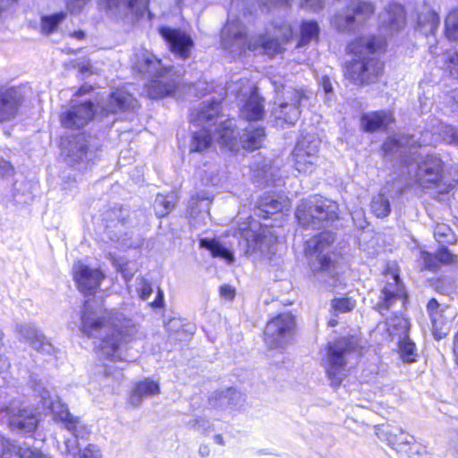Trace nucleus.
I'll use <instances>...</instances> for the list:
<instances>
[{"mask_svg": "<svg viewBox=\"0 0 458 458\" xmlns=\"http://www.w3.org/2000/svg\"><path fill=\"white\" fill-rule=\"evenodd\" d=\"M81 333L96 338L98 352L113 361H127V344L135 340L138 329L130 318L113 310H98L89 301L84 303L79 327Z\"/></svg>", "mask_w": 458, "mask_h": 458, "instance_id": "obj_1", "label": "nucleus"}, {"mask_svg": "<svg viewBox=\"0 0 458 458\" xmlns=\"http://www.w3.org/2000/svg\"><path fill=\"white\" fill-rule=\"evenodd\" d=\"M190 122L200 126L199 131H193L191 151L202 152L208 148L212 142L211 127L216 125L213 131L218 144L233 149L237 142V132L234 123L231 119H224L221 105L218 101L203 102L190 115Z\"/></svg>", "mask_w": 458, "mask_h": 458, "instance_id": "obj_2", "label": "nucleus"}, {"mask_svg": "<svg viewBox=\"0 0 458 458\" xmlns=\"http://www.w3.org/2000/svg\"><path fill=\"white\" fill-rule=\"evenodd\" d=\"M276 38L269 35H259L247 39L245 26L238 18H229L221 32L223 47L233 55H241L246 49L274 56L282 51L283 45L289 41L293 36L291 26L283 22L275 25Z\"/></svg>", "mask_w": 458, "mask_h": 458, "instance_id": "obj_3", "label": "nucleus"}, {"mask_svg": "<svg viewBox=\"0 0 458 458\" xmlns=\"http://www.w3.org/2000/svg\"><path fill=\"white\" fill-rule=\"evenodd\" d=\"M420 144L413 136L389 137L383 144L386 154H398L403 156V162L407 165L408 174L415 178L416 182L422 188L438 186L442 179V161L437 157L427 156L421 162L413 163L414 158L407 157V153L416 155V148Z\"/></svg>", "mask_w": 458, "mask_h": 458, "instance_id": "obj_4", "label": "nucleus"}, {"mask_svg": "<svg viewBox=\"0 0 458 458\" xmlns=\"http://www.w3.org/2000/svg\"><path fill=\"white\" fill-rule=\"evenodd\" d=\"M131 61L138 72L152 77L145 87L146 94L150 98L170 96L181 81L182 73L179 70L164 64L146 48H136Z\"/></svg>", "mask_w": 458, "mask_h": 458, "instance_id": "obj_5", "label": "nucleus"}, {"mask_svg": "<svg viewBox=\"0 0 458 458\" xmlns=\"http://www.w3.org/2000/svg\"><path fill=\"white\" fill-rule=\"evenodd\" d=\"M385 39L362 37L351 42L347 48L357 58L346 63L344 77L356 85L376 82L383 71V64L374 56H369L384 48Z\"/></svg>", "mask_w": 458, "mask_h": 458, "instance_id": "obj_6", "label": "nucleus"}, {"mask_svg": "<svg viewBox=\"0 0 458 458\" xmlns=\"http://www.w3.org/2000/svg\"><path fill=\"white\" fill-rule=\"evenodd\" d=\"M276 97L272 115L277 126L294 125L299 120L302 107L309 100L304 89L277 86L275 83Z\"/></svg>", "mask_w": 458, "mask_h": 458, "instance_id": "obj_7", "label": "nucleus"}, {"mask_svg": "<svg viewBox=\"0 0 458 458\" xmlns=\"http://www.w3.org/2000/svg\"><path fill=\"white\" fill-rule=\"evenodd\" d=\"M357 347V339L353 336L340 338L328 344L323 366L333 386H339L347 376V363Z\"/></svg>", "mask_w": 458, "mask_h": 458, "instance_id": "obj_8", "label": "nucleus"}, {"mask_svg": "<svg viewBox=\"0 0 458 458\" xmlns=\"http://www.w3.org/2000/svg\"><path fill=\"white\" fill-rule=\"evenodd\" d=\"M338 205L324 198H313L301 202L296 210L299 225L305 228L319 229L337 218Z\"/></svg>", "mask_w": 458, "mask_h": 458, "instance_id": "obj_9", "label": "nucleus"}, {"mask_svg": "<svg viewBox=\"0 0 458 458\" xmlns=\"http://www.w3.org/2000/svg\"><path fill=\"white\" fill-rule=\"evenodd\" d=\"M35 393L40 398L43 410L51 412L53 418L61 421L75 438H84L89 434V427L81 418L73 416L57 395L52 394L49 390L40 385L35 388Z\"/></svg>", "mask_w": 458, "mask_h": 458, "instance_id": "obj_10", "label": "nucleus"}, {"mask_svg": "<svg viewBox=\"0 0 458 458\" xmlns=\"http://www.w3.org/2000/svg\"><path fill=\"white\" fill-rule=\"evenodd\" d=\"M0 415L12 430L33 432L38 426L37 412L20 397L0 401Z\"/></svg>", "mask_w": 458, "mask_h": 458, "instance_id": "obj_11", "label": "nucleus"}, {"mask_svg": "<svg viewBox=\"0 0 458 458\" xmlns=\"http://www.w3.org/2000/svg\"><path fill=\"white\" fill-rule=\"evenodd\" d=\"M242 236L249 255L268 256L275 250L276 236L267 225H252Z\"/></svg>", "mask_w": 458, "mask_h": 458, "instance_id": "obj_12", "label": "nucleus"}, {"mask_svg": "<svg viewBox=\"0 0 458 458\" xmlns=\"http://www.w3.org/2000/svg\"><path fill=\"white\" fill-rule=\"evenodd\" d=\"M375 12V7L370 2L356 0L348 6V13L337 14L332 21V25L342 32L356 30L362 25Z\"/></svg>", "mask_w": 458, "mask_h": 458, "instance_id": "obj_13", "label": "nucleus"}, {"mask_svg": "<svg viewBox=\"0 0 458 458\" xmlns=\"http://www.w3.org/2000/svg\"><path fill=\"white\" fill-rule=\"evenodd\" d=\"M319 144L314 135H305L299 140L293 151V166L299 173L310 174L316 169Z\"/></svg>", "mask_w": 458, "mask_h": 458, "instance_id": "obj_14", "label": "nucleus"}, {"mask_svg": "<svg viewBox=\"0 0 458 458\" xmlns=\"http://www.w3.org/2000/svg\"><path fill=\"white\" fill-rule=\"evenodd\" d=\"M334 242L335 235L331 232H323L307 242L305 253L314 272L329 267L331 258L328 251Z\"/></svg>", "mask_w": 458, "mask_h": 458, "instance_id": "obj_15", "label": "nucleus"}, {"mask_svg": "<svg viewBox=\"0 0 458 458\" xmlns=\"http://www.w3.org/2000/svg\"><path fill=\"white\" fill-rule=\"evenodd\" d=\"M294 327L293 317L283 313L272 318L264 331L265 343L270 349L284 348L289 343Z\"/></svg>", "mask_w": 458, "mask_h": 458, "instance_id": "obj_16", "label": "nucleus"}, {"mask_svg": "<svg viewBox=\"0 0 458 458\" xmlns=\"http://www.w3.org/2000/svg\"><path fill=\"white\" fill-rule=\"evenodd\" d=\"M90 137L78 133L63 137L61 140V155L69 165H75L89 160L92 156Z\"/></svg>", "mask_w": 458, "mask_h": 458, "instance_id": "obj_17", "label": "nucleus"}, {"mask_svg": "<svg viewBox=\"0 0 458 458\" xmlns=\"http://www.w3.org/2000/svg\"><path fill=\"white\" fill-rule=\"evenodd\" d=\"M94 106L90 101L76 104L74 100L70 105L63 106L60 113V123L66 129H81L94 117Z\"/></svg>", "mask_w": 458, "mask_h": 458, "instance_id": "obj_18", "label": "nucleus"}, {"mask_svg": "<svg viewBox=\"0 0 458 458\" xmlns=\"http://www.w3.org/2000/svg\"><path fill=\"white\" fill-rule=\"evenodd\" d=\"M159 32L176 57L186 60L191 56L194 42L188 33L170 27H161Z\"/></svg>", "mask_w": 458, "mask_h": 458, "instance_id": "obj_19", "label": "nucleus"}, {"mask_svg": "<svg viewBox=\"0 0 458 458\" xmlns=\"http://www.w3.org/2000/svg\"><path fill=\"white\" fill-rule=\"evenodd\" d=\"M149 0H103L106 12L115 19L134 18L144 14Z\"/></svg>", "mask_w": 458, "mask_h": 458, "instance_id": "obj_20", "label": "nucleus"}, {"mask_svg": "<svg viewBox=\"0 0 458 458\" xmlns=\"http://www.w3.org/2000/svg\"><path fill=\"white\" fill-rule=\"evenodd\" d=\"M377 437L400 453H411L415 445L414 437L403 429L392 426H380L376 428Z\"/></svg>", "mask_w": 458, "mask_h": 458, "instance_id": "obj_21", "label": "nucleus"}, {"mask_svg": "<svg viewBox=\"0 0 458 458\" xmlns=\"http://www.w3.org/2000/svg\"><path fill=\"white\" fill-rule=\"evenodd\" d=\"M72 271L78 289L85 295L94 294L104 279V275L99 269L91 268L81 261L73 265Z\"/></svg>", "mask_w": 458, "mask_h": 458, "instance_id": "obj_22", "label": "nucleus"}, {"mask_svg": "<svg viewBox=\"0 0 458 458\" xmlns=\"http://www.w3.org/2000/svg\"><path fill=\"white\" fill-rule=\"evenodd\" d=\"M379 30L384 36H391L404 28L405 12L399 4H389L379 14Z\"/></svg>", "mask_w": 458, "mask_h": 458, "instance_id": "obj_23", "label": "nucleus"}, {"mask_svg": "<svg viewBox=\"0 0 458 458\" xmlns=\"http://www.w3.org/2000/svg\"><path fill=\"white\" fill-rule=\"evenodd\" d=\"M386 284L381 291V301L377 304L376 309L383 313L388 310L394 302L401 299L404 293L403 286L400 282L399 275L394 270H388L386 274Z\"/></svg>", "mask_w": 458, "mask_h": 458, "instance_id": "obj_24", "label": "nucleus"}, {"mask_svg": "<svg viewBox=\"0 0 458 458\" xmlns=\"http://www.w3.org/2000/svg\"><path fill=\"white\" fill-rule=\"evenodd\" d=\"M390 327H399L402 334L404 335L403 338L399 342L401 359L406 363L415 362L418 354L415 344L407 336L409 329L408 320L403 318H396L390 323Z\"/></svg>", "mask_w": 458, "mask_h": 458, "instance_id": "obj_25", "label": "nucleus"}, {"mask_svg": "<svg viewBox=\"0 0 458 458\" xmlns=\"http://www.w3.org/2000/svg\"><path fill=\"white\" fill-rule=\"evenodd\" d=\"M136 106L135 98L123 89H117L108 96L102 103V110L106 114H115L118 111L132 109Z\"/></svg>", "mask_w": 458, "mask_h": 458, "instance_id": "obj_26", "label": "nucleus"}, {"mask_svg": "<svg viewBox=\"0 0 458 458\" xmlns=\"http://www.w3.org/2000/svg\"><path fill=\"white\" fill-rule=\"evenodd\" d=\"M21 94L17 89H7L0 92V122L13 118L21 102Z\"/></svg>", "mask_w": 458, "mask_h": 458, "instance_id": "obj_27", "label": "nucleus"}, {"mask_svg": "<svg viewBox=\"0 0 458 458\" xmlns=\"http://www.w3.org/2000/svg\"><path fill=\"white\" fill-rule=\"evenodd\" d=\"M394 121L390 112L377 111L363 114L360 118V126L367 132L387 127Z\"/></svg>", "mask_w": 458, "mask_h": 458, "instance_id": "obj_28", "label": "nucleus"}, {"mask_svg": "<svg viewBox=\"0 0 458 458\" xmlns=\"http://www.w3.org/2000/svg\"><path fill=\"white\" fill-rule=\"evenodd\" d=\"M159 393L160 389L158 383L147 378L135 385L131 393L129 403L133 407H138L141 404L144 398L157 395Z\"/></svg>", "mask_w": 458, "mask_h": 458, "instance_id": "obj_29", "label": "nucleus"}, {"mask_svg": "<svg viewBox=\"0 0 458 458\" xmlns=\"http://www.w3.org/2000/svg\"><path fill=\"white\" fill-rule=\"evenodd\" d=\"M427 310L429 314L433 335L436 339L440 340L446 335L445 318L443 316V309L436 299H431L428 302Z\"/></svg>", "mask_w": 458, "mask_h": 458, "instance_id": "obj_30", "label": "nucleus"}, {"mask_svg": "<svg viewBox=\"0 0 458 458\" xmlns=\"http://www.w3.org/2000/svg\"><path fill=\"white\" fill-rule=\"evenodd\" d=\"M263 102L257 91L253 90L241 108V116L248 121L261 119L265 114Z\"/></svg>", "mask_w": 458, "mask_h": 458, "instance_id": "obj_31", "label": "nucleus"}, {"mask_svg": "<svg viewBox=\"0 0 458 458\" xmlns=\"http://www.w3.org/2000/svg\"><path fill=\"white\" fill-rule=\"evenodd\" d=\"M420 259L424 262L425 268L435 269L440 264H455L457 256L451 253L446 248L439 249L435 255L427 251H420Z\"/></svg>", "mask_w": 458, "mask_h": 458, "instance_id": "obj_32", "label": "nucleus"}, {"mask_svg": "<svg viewBox=\"0 0 458 458\" xmlns=\"http://www.w3.org/2000/svg\"><path fill=\"white\" fill-rule=\"evenodd\" d=\"M266 139L265 129L249 125L240 138L242 146L245 149L254 150L261 148Z\"/></svg>", "mask_w": 458, "mask_h": 458, "instance_id": "obj_33", "label": "nucleus"}, {"mask_svg": "<svg viewBox=\"0 0 458 458\" xmlns=\"http://www.w3.org/2000/svg\"><path fill=\"white\" fill-rule=\"evenodd\" d=\"M285 202L286 200L283 197H278L275 194L265 195L259 202L258 209L260 212L259 216L265 217L269 214L282 211L285 207Z\"/></svg>", "mask_w": 458, "mask_h": 458, "instance_id": "obj_34", "label": "nucleus"}, {"mask_svg": "<svg viewBox=\"0 0 458 458\" xmlns=\"http://www.w3.org/2000/svg\"><path fill=\"white\" fill-rule=\"evenodd\" d=\"M440 18L433 10L422 12L418 16V25L420 30L425 34H433L438 28Z\"/></svg>", "mask_w": 458, "mask_h": 458, "instance_id": "obj_35", "label": "nucleus"}, {"mask_svg": "<svg viewBox=\"0 0 458 458\" xmlns=\"http://www.w3.org/2000/svg\"><path fill=\"white\" fill-rule=\"evenodd\" d=\"M200 246L210 250L213 257H220L228 263L234 260L233 253L214 239L200 240Z\"/></svg>", "mask_w": 458, "mask_h": 458, "instance_id": "obj_36", "label": "nucleus"}, {"mask_svg": "<svg viewBox=\"0 0 458 458\" xmlns=\"http://www.w3.org/2000/svg\"><path fill=\"white\" fill-rule=\"evenodd\" d=\"M176 196L174 193L168 195H157L154 202V208L157 216H165L174 208Z\"/></svg>", "mask_w": 458, "mask_h": 458, "instance_id": "obj_37", "label": "nucleus"}, {"mask_svg": "<svg viewBox=\"0 0 458 458\" xmlns=\"http://www.w3.org/2000/svg\"><path fill=\"white\" fill-rule=\"evenodd\" d=\"M227 94L234 95L236 98H242L250 95L254 89L253 85L247 79H239L238 81H231L226 84Z\"/></svg>", "mask_w": 458, "mask_h": 458, "instance_id": "obj_38", "label": "nucleus"}, {"mask_svg": "<svg viewBox=\"0 0 458 458\" xmlns=\"http://www.w3.org/2000/svg\"><path fill=\"white\" fill-rule=\"evenodd\" d=\"M370 210L378 218L387 216L391 212L389 199L384 194H377L371 199Z\"/></svg>", "mask_w": 458, "mask_h": 458, "instance_id": "obj_39", "label": "nucleus"}, {"mask_svg": "<svg viewBox=\"0 0 458 458\" xmlns=\"http://www.w3.org/2000/svg\"><path fill=\"white\" fill-rule=\"evenodd\" d=\"M356 306V301L351 296H342L334 298L331 301L330 307L334 315L352 311Z\"/></svg>", "mask_w": 458, "mask_h": 458, "instance_id": "obj_40", "label": "nucleus"}, {"mask_svg": "<svg viewBox=\"0 0 458 458\" xmlns=\"http://www.w3.org/2000/svg\"><path fill=\"white\" fill-rule=\"evenodd\" d=\"M319 28L315 21H305L301 25V39L299 46H304L312 40H317L318 38Z\"/></svg>", "mask_w": 458, "mask_h": 458, "instance_id": "obj_41", "label": "nucleus"}, {"mask_svg": "<svg viewBox=\"0 0 458 458\" xmlns=\"http://www.w3.org/2000/svg\"><path fill=\"white\" fill-rule=\"evenodd\" d=\"M445 35L449 40H458V9L450 12L445 19Z\"/></svg>", "mask_w": 458, "mask_h": 458, "instance_id": "obj_42", "label": "nucleus"}, {"mask_svg": "<svg viewBox=\"0 0 458 458\" xmlns=\"http://www.w3.org/2000/svg\"><path fill=\"white\" fill-rule=\"evenodd\" d=\"M29 343L37 352L48 355H51L55 352V347L40 332L37 335V337H34Z\"/></svg>", "mask_w": 458, "mask_h": 458, "instance_id": "obj_43", "label": "nucleus"}, {"mask_svg": "<svg viewBox=\"0 0 458 458\" xmlns=\"http://www.w3.org/2000/svg\"><path fill=\"white\" fill-rule=\"evenodd\" d=\"M64 13H55L51 16L42 18L41 27L42 30L46 33L53 32L58 24L65 18Z\"/></svg>", "mask_w": 458, "mask_h": 458, "instance_id": "obj_44", "label": "nucleus"}, {"mask_svg": "<svg viewBox=\"0 0 458 458\" xmlns=\"http://www.w3.org/2000/svg\"><path fill=\"white\" fill-rule=\"evenodd\" d=\"M15 331L24 338L27 342H30L34 337H37V335L39 331L30 323H20L15 327Z\"/></svg>", "mask_w": 458, "mask_h": 458, "instance_id": "obj_45", "label": "nucleus"}, {"mask_svg": "<svg viewBox=\"0 0 458 458\" xmlns=\"http://www.w3.org/2000/svg\"><path fill=\"white\" fill-rule=\"evenodd\" d=\"M77 439L78 438L73 437L72 438L65 440L64 448L62 451L64 458H79L81 450L79 449Z\"/></svg>", "mask_w": 458, "mask_h": 458, "instance_id": "obj_46", "label": "nucleus"}, {"mask_svg": "<svg viewBox=\"0 0 458 458\" xmlns=\"http://www.w3.org/2000/svg\"><path fill=\"white\" fill-rule=\"evenodd\" d=\"M436 240L440 243H451V229L445 224L437 225L434 231Z\"/></svg>", "mask_w": 458, "mask_h": 458, "instance_id": "obj_47", "label": "nucleus"}, {"mask_svg": "<svg viewBox=\"0 0 458 458\" xmlns=\"http://www.w3.org/2000/svg\"><path fill=\"white\" fill-rule=\"evenodd\" d=\"M192 428L200 433L213 431V424L205 418H197L192 421Z\"/></svg>", "mask_w": 458, "mask_h": 458, "instance_id": "obj_48", "label": "nucleus"}, {"mask_svg": "<svg viewBox=\"0 0 458 458\" xmlns=\"http://www.w3.org/2000/svg\"><path fill=\"white\" fill-rule=\"evenodd\" d=\"M446 69L454 77H458V51L455 53H449L445 61Z\"/></svg>", "mask_w": 458, "mask_h": 458, "instance_id": "obj_49", "label": "nucleus"}, {"mask_svg": "<svg viewBox=\"0 0 458 458\" xmlns=\"http://www.w3.org/2000/svg\"><path fill=\"white\" fill-rule=\"evenodd\" d=\"M137 291L142 300H148L153 292L150 283L144 278L140 279Z\"/></svg>", "mask_w": 458, "mask_h": 458, "instance_id": "obj_50", "label": "nucleus"}, {"mask_svg": "<svg viewBox=\"0 0 458 458\" xmlns=\"http://www.w3.org/2000/svg\"><path fill=\"white\" fill-rule=\"evenodd\" d=\"M117 268L127 281L132 278L136 271L135 265L131 262L118 263Z\"/></svg>", "mask_w": 458, "mask_h": 458, "instance_id": "obj_51", "label": "nucleus"}, {"mask_svg": "<svg viewBox=\"0 0 458 458\" xmlns=\"http://www.w3.org/2000/svg\"><path fill=\"white\" fill-rule=\"evenodd\" d=\"M101 451L96 445L89 444L82 451H81L79 458H100Z\"/></svg>", "mask_w": 458, "mask_h": 458, "instance_id": "obj_52", "label": "nucleus"}, {"mask_svg": "<svg viewBox=\"0 0 458 458\" xmlns=\"http://www.w3.org/2000/svg\"><path fill=\"white\" fill-rule=\"evenodd\" d=\"M205 175L202 177V181L206 183L216 184L219 181L217 169L216 167H209L208 172L205 171Z\"/></svg>", "mask_w": 458, "mask_h": 458, "instance_id": "obj_53", "label": "nucleus"}, {"mask_svg": "<svg viewBox=\"0 0 458 458\" xmlns=\"http://www.w3.org/2000/svg\"><path fill=\"white\" fill-rule=\"evenodd\" d=\"M260 5H263L267 8H271L273 6H281L286 5L290 6L292 4L293 0H259Z\"/></svg>", "mask_w": 458, "mask_h": 458, "instance_id": "obj_54", "label": "nucleus"}, {"mask_svg": "<svg viewBox=\"0 0 458 458\" xmlns=\"http://www.w3.org/2000/svg\"><path fill=\"white\" fill-rule=\"evenodd\" d=\"M301 7H309L313 11L319 10L324 5V0H301Z\"/></svg>", "mask_w": 458, "mask_h": 458, "instance_id": "obj_55", "label": "nucleus"}, {"mask_svg": "<svg viewBox=\"0 0 458 458\" xmlns=\"http://www.w3.org/2000/svg\"><path fill=\"white\" fill-rule=\"evenodd\" d=\"M21 458H51L37 449H26L22 452Z\"/></svg>", "mask_w": 458, "mask_h": 458, "instance_id": "obj_56", "label": "nucleus"}, {"mask_svg": "<svg viewBox=\"0 0 458 458\" xmlns=\"http://www.w3.org/2000/svg\"><path fill=\"white\" fill-rule=\"evenodd\" d=\"M220 295L226 300H233L235 296V289L228 284L220 287Z\"/></svg>", "mask_w": 458, "mask_h": 458, "instance_id": "obj_57", "label": "nucleus"}, {"mask_svg": "<svg viewBox=\"0 0 458 458\" xmlns=\"http://www.w3.org/2000/svg\"><path fill=\"white\" fill-rule=\"evenodd\" d=\"M13 172L12 165L4 159H0V177L11 175Z\"/></svg>", "mask_w": 458, "mask_h": 458, "instance_id": "obj_58", "label": "nucleus"}, {"mask_svg": "<svg viewBox=\"0 0 458 458\" xmlns=\"http://www.w3.org/2000/svg\"><path fill=\"white\" fill-rule=\"evenodd\" d=\"M4 333L0 329V348L3 346ZM10 367V363L6 359L0 358V373L5 371Z\"/></svg>", "mask_w": 458, "mask_h": 458, "instance_id": "obj_59", "label": "nucleus"}, {"mask_svg": "<svg viewBox=\"0 0 458 458\" xmlns=\"http://www.w3.org/2000/svg\"><path fill=\"white\" fill-rule=\"evenodd\" d=\"M89 1V0H74L73 3H70L68 4V8L71 10V12L80 11L82 8V6Z\"/></svg>", "mask_w": 458, "mask_h": 458, "instance_id": "obj_60", "label": "nucleus"}, {"mask_svg": "<svg viewBox=\"0 0 458 458\" xmlns=\"http://www.w3.org/2000/svg\"><path fill=\"white\" fill-rule=\"evenodd\" d=\"M155 308H161L164 305V295L161 289H158L156 300L151 303Z\"/></svg>", "mask_w": 458, "mask_h": 458, "instance_id": "obj_61", "label": "nucleus"}, {"mask_svg": "<svg viewBox=\"0 0 458 458\" xmlns=\"http://www.w3.org/2000/svg\"><path fill=\"white\" fill-rule=\"evenodd\" d=\"M321 85L326 93L332 92L333 88H332L331 82L327 77L322 78Z\"/></svg>", "mask_w": 458, "mask_h": 458, "instance_id": "obj_62", "label": "nucleus"}, {"mask_svg": "<svg viewBox=\"0 0 458 458\" xmlns=\"http://www.w3.org/2000/svg\"><path fill=\"white\" fill-rule=\"evenodd\" d=\"M209 453H210V448L208 445H201L199 446V454L202 456V457H207L209 455Z\"/></svg>", "mask_w": 458, "mask_h": 458, "instance_id": "obj_63", "label": "nucleus"}, {"mask_svg": "<svg viewBox=\"0 0 458 458\" xmlns=\"http://www.w3.org/2000/svg\"><path fill=\"white\" fill-rule=\"evenodd\" d=\"M231 396V399L241 398V394L236 392L234 389H228L224 398Z\"/></svg>", "mask_w": 458, "mask_h": 458, "instance_id": "obj_64", "label": "nucleus"}]
</instances>
